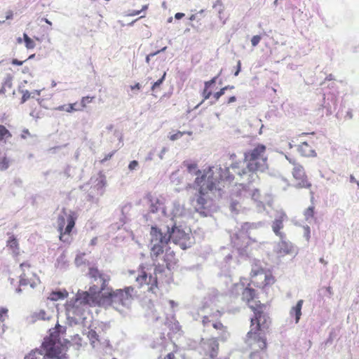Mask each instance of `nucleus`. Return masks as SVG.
<instances>
[{
    "label": "nucleus",
    "mask_w": 359,
    "mask_h": 359,
    "mask_svg": "<svg viewBox=\"0 0 359 359\" xmlns=\"http://www.w3.org/2000/svg\"><path fill=\"white\" fill-rule=\"evenodd\" d=\"M266 153V147L264 144H258L252 150H250L248 152H245V154H255L254 158H258L259 156L265 154Z\"/></svg>",
    "instance_id": "bb28decb"
},
{
    "label": "nucleus",
    "mask_w": 359,
    "mask_h": 359,
    "mask_svg": "<svg viewBox=\"0 0 359 359\" xmlns=\"http://www.w3.org/2000/svg\"><path fill=\"white\" fill-rule=\"evenodd\" d=\"M75 264L77 266H82L83 265H89L88 255L83 252L79 253L75 258Z\"/></svg>",
    "instance_id": "cd10ccee"
},
{
    "label": "nucleus",
    "mask_w": 359,
    "mask_h": 359,
    "mask_svg": "<svg viewBox=\"0 0 359 359\" xmlns=\"http://www.w3.org/2000/svg\"><path fill=\"white\" fill-rule=\"evenodd\" d=\"M90 293L78 290L76 297L67 302L65 305L67 322L69 325L83 323L86 320V312L89 307Z\"/></svg>",
    "instance_id": "0eeeda50"
},
{
    "label": "nucleus",
    "mask_w": 359,
    "mask_h": 359,
    "mask_svg": "<svg viewBox=\"0 0 359 359\" xmlns=\"http://www.w3.org/2000/svg\"><path fill=\"white\" fill-rule=\"evenodd\" d=\"M126 223V217H123L121 218L120 224H116L112 225V228L115 229L117 227V229H119L121 226H123Z\"/></svg>",
    "instance_id": "864d4df0"
},
{
    "label": "nucleus",
    "mask_w": 359,
    "mask_h": 359,
    "mask_svg": "<svg viewBox=\"0 0 359 359\" xmlns=\"http://www.w3.org/2000/svg\"><path fill=\"white\" fill-rule=\"evenodd\" d=\"M107 326L106 325H101V330L95 327V330L91 329V346L93 348L96 347L100 344L102 347H107L109 346V340L105 337L104 329H106Z\"/></svg>",
    "instance_id": "dca6fc26"
},
{
    "label": "nucleus",
    "mask_w": 359,
    "mask_h": 359,
    "mask_svg": "<svg viewBox=\"0 0 359 359\" xmlns=\"http://www.w3.org/2000/svg\"><path fill=\"white\" fill-rule=\"evenodd\" d=\"M139 165V163H138V161L134 160V161H132L129 165H128V169L130 170V171H133V170H135L137 168Z\"/></svg>",
    "instance_id": "a18cd8bd"
},
{
    "label": "nucleus",
    "mask_w": 359,
    "mask_h": 359,
    "mask_svg": "<svg viewBox=\"0 0 359 359\" xmlns=\"http://www.w3.org/2000/svg\"><path fill=\"white\" fill-rule=\"evenodd\" d=\"M231 297L223 294L215 293L212 294L210 299V304L215 306L217 309L215 313H212L209 311V306H203L200 309L198 316L202 319V323L205 327H208L212 326L217 331V338L222 341H226L230 337V333L228 332L227 328L224 326L220 322H215L213 320V316H220L221 312H236L238 311V308H231L229 306L226 305L228 300Z\"/></svg>",
    "instance_id": "39448f33"
},
{
    "label": "nucleus",
    "mask_w": 359,
    "mask_h": 359,
    "mask_svg": "<svg viewBox=\"0 0 359 359\" xmlns=\"http://www.w3.org/2000/svg\"><path fill=\"white\" fill-rule=\"evenodd\" d=\"M22 100H21V103L25 102L28 99L32 97V96H31L32 93L29 91H28L27 90H22Z\"/></svg>",
    "instance_id": "ea45409f"
},
{
    "label": "nucleus",
    "mask_w": 359,
    "mask_h": 359,
    "mask_svg": "<svg viewBox=\"0 0 359 359\" xmlns=\"http://www.w3.org/2000/svg\"><path fill=\"white\" fill-rule=\"evenodd\" d=\"M304 217H305V219L309 222V223L311 222V221L313 219V215H314V207L313 206H310L305 211H304Z\"/></svg>",
    "instance_id": "473e14b6"
},
{
    "label": "nucleus",
    "mask_w": 359,
    "mask_h": 359,
    "mask_svg": "<svg viewBox=\"0 0 359 359\" xmlns=\"http://www.w3.org/2000/svg\"><path fill=\"white\" fill-rule=\"evenodd\" d=\"M160 53V51H156L154 53H151L150 54H149L147 57H146V62L147 63H149V60H150V58L156 55L157 54H158Z\"/></svg>",
    "instance_id": "13d9d810"
},
{
    "label": "nucleus",
    "mask_w": 359,
    "mask_h": 359,
    "mask_svg": "<svg viewBox=\"0 0 359 359\" xmlns=\"http://www.w3.org/2000/svg\"><path fill=\"white\" fill-rule=\"evenodd\" d=\"M255 154H245V161L246 168H241V163H232L231 168L233 172L238 175L241 178H246L248 183L255 182L258 176L257 172H264L268 168L267 157L265 154L259 156L258 158H254Z\"/></svg>",
    "instance_id": "6e6552de"
},
{
    "label": "nucleus",
    "mask_w": 359,
    "mask_h": 359,
    "mask_svg": "<svg viewBox=\"0 0 359 359\" xmlns=\"http://www.w3.org/2000/svg\"><path fill=\"white\" fill-rule=\"evenodd\" d=\"M74 342L78 345V346H81V343L79 342L81 341V338L79 337L78 334H76V336H74Z\"/></svg>",
    "instance_id": "69168bd1"
},
{
    "label": "nucleus",
    "mask_w": 359,
    "mask_h": 359,
    "mask_svg": "<svg viewBox=\"0 0 359 359\" xmlns=\"http://www.w3.org/2000/svg\"><path fill=\"white\" fill-rule=\"evenodd\" d=\"M304 236L306 238V241H309V240L310 238V233H311L310 227L308 225L304 226Z\"/></svg>",
    "instance_id": "49530a36"
},
{
    "label": "nucleus",
    "mask_w": 359,
    "mask_h": 359,
    "mask_svg": "<svg viewBox=\"0 0 359 359\" xmlns=\"http://www.w3.org/2000/svg\"><path fill=\"white\" fill-rule=\"evenodd\" d=\"M9 167V161L6 157L0 158V170H5Z\"/></svg>",
    "instance_id": "e433bc0d"
},
{
    "label": "nucleus",
    "mask_w": 359,
    "mask_h": 359,
    "mask_svg": "<svg viewBox=\"0 0 359 359\" xmlns=\"http://www.w3.org/2000/svg\"><path fill=\"white\" fill-rule=\"evenodd\" d=\"M110 279L108 274L91 267V307L93 305L105 308L111 306L123 314L131 306L135 295V289L128 286L114 291L109 286Z\"/></svg>",
    "instance_id": "f03ea898"
},
{
    "label": "nucleus",
    "mask_w": 359,
    "mask_h": 359,
    "mask_svg": "<svg viewBox=\"0 0 359 359\" xmlns=\"http://www.w3.org/2000/svg\"><path fill=\"white\" fill-rule=\"evenodd\" d=\"M304 304V301L300 299L297 302L294 306H292L290 311V315L291 317H295V323H298L302 316V309Z\"/></svg>",
    "instance_id": "5701e85b"
},
{
    "label": "nucleus",
    "mask_w": 359,
    "mask_h": 359,
    "mask_svg": "<svg viewBox=\"0 0 359 359\" xmlns=\"http://www.w3.org/2000/svg\"><path fill=\"white\" fill-rule=\"evenodd\" d=\"M89 102H90L89 97L86 96V97H83V99L81 100V101L80 102H75V103L70 104L72 106H73V108H74V111H79V110L83 109L86 106V104H88Z\"/></svg>",
    "instance_id": "c756f323"
},
{
    "label": "nucleus",
    "mask_w": 359,
    "mask_h": 359,
    "mask_svg": "<svg viewBox=\"0 0 359 359\" xmlns=\"http://www.w3.org/2000/svg\"><path fill=\"white\" fill-rule=\"evenodd\" d=\"M203 348L208 358L205 359H217L219 344L215 338L206 340L203 343Z\"/></svg>",
    "instance_id": "a211bd4d"
},
{
    "label": "nucleus",
    "mask_w": 359,
    "mask_h": 359,
    "mask_svg": "<svg viewBox=\"0 0 359 359\" xmlns=\"http://www.w3.org/2000/svg\"><path fill=\"white\" fill-rule=\"evenodd\" d=\"M22 273L20 276V286L29 285L32 288H34L40 283L39 278L36 274L30 270L31 266L28 262H24L20 265ZM17 293H20L22 289L20 287L16 289Z\"/></svg>",
    "instance_id": "ddd939ff"
},
{
    "label": "nucleus",
    "mask_w": 359,
    "mask_h": 359,
    "mask_svg": "<svg viewBox=\"0 0 359 359\" xmlns=\"http://www.w3.org/2000/svg\"><path fill=\"white\" fill-rule=\"evenodd\" d=\"M261 39H262V37L259 35L253 36L252 38L251 39V43H252V46L253 47L257 46L259 44V43L260 42Z\"/></svg>",
    "instance_id": "79ce46f5"
},
{
    "label": "nucleus",
    "mask_w": 359,
    "mask_h": 359,
    "mask_svg": "<svg viewBox=\"0 0 359 359\" xmlns=\"http://www.w3.org/2000/svg\"><path fill=\"white\" fill-rule=\"evenodd\" d=\"M153 273H148L142 269L136 274L135 271H130L131 276H134L137 285L140 287L146 286L147 290L152 294L157 295L159 291L158 284L161 282L167 281L165 280L166 273L169 272L163 266L156 265L153 269Z\"/></svg>",
    "instance_id": "1a4fd4ad"
},
{
    "label": "nucleus",
    "mask_w": 359,
    "mask_h": 359,
    "mask_svg": "<svg viewBox=\"0 0 359 359\" xmlns=\"http://www.w3.org/2000/svg\"><path fill=\"white\" fill-rule=\"evenodd\" d=\"M7 246L13 250V253L15 255H18L19 249L18 248V242L13 236L10 237L9 240L8 241Z\"/></svg>",
    "instance_id": "7c9ffc66"
},
{
    "label": "nucleus",
    "mask_w": 359,
    "mask_h": 359,
    "mask_svg": "<svg viewBox=\"0 0 359 359\" xmlns=\"http://www.w3.org/2000/svg\"><path fill=\"white\" fill-rule=\"evenodd\" d=\"M131 90H140L141 88V85L139 83H137L134 86H130Z\"/></svg>",
    "instance_id": "0e129e2a"
},
{
    "label": "nucleus",
    "mask_w": 359,
    "mask_h": 359,
    "mask_svg": "<svg viewBox=\"0 0 359 359\" xmlns=\"http://www.w3.org/2000/svg\"><path fill=\"white\" fill-rule=\"evenodd\" d=\"M67 296L68 292L66 290L53 291L48 297V299L50 301H57L60 299H64L67 297Z\"/></svg>",
    "instance_id": "393cba45"
},
{
    "label": "nucleus",
    "mask_w": 359,
    "mask_h": 359,
    "mask_svg": "<svg viewBox=\"0 0 359 359\" xmlns=\"http://www.w3.org/2000/svg\"><path fill=\"white\" fill-rule=\"evenodd\" d=\"M234 296L241 294V300L245 302L249 307L254 311L255 317L251 318V328L267 330L270 324V318L268 315L263 311L266 308L264 304L254 300L255 291L254 289L245 287V283H239L233 285L231 291Z\"/></svg>",
    "instance_id": "423d86ee"
},
{
    "label": "nucleus",
    "mask_w": 359,
    "mask_h": 359,
    "mask_svg": "<svg viewBox=\"0 0 359 359\" xmlns=\"http://www.w3.org/2000/svg\"><path fill=\"white\" fill-rule=\"evenodd\" d=\"M183 165L189 173L196 176L191 186L195 190L190 198L191 205L201 215H210L216 209L215 198L222 196L220 182H231L233 174L230 172L229 168H222L220 165L210 167L201 171L196 163L185 161Z\"/></svg>",
    "instance_id": "f257e3e1"
},
{
    "label": "nucleus",
    "mask_w": 359,
    "mask_h": 359,
    "mask_svg": "<svg viewBox=\"0 0 359 359\" xmlns=\"http://www.w3.org/2000/svg\"><path fill=\"white\" fill-rule=\"evenodd\" d=\"M164 359H176L174 353H168Z\"/></svg>",
    "instance_id": "774afa93"
},
{
    "label": "nucleus",
    "mask_w": 359,
    "mask_h": 359,
    "mask_svg": "<svg viewBox=\"0 0 359 359\" xmlns=\"http://www.w3.org/2000/svg\"><path fill=\"white\" fill-rule=\"evenodd\" d=\"M226 90V88H222V89H220L219 91L215 93L214 97L215 98V100H217L221 96H222L225 93Z\"/></svg>",
    "instance_id": "de8ad7c7"
},
{
    "label": "nucleus",
    "mask_w": 359,
    "mask_h": 359,
    "mask_svg": "<svg viewBox=\"0 0 359 359\" xmlns=\"http://www.w3.org/2000/svg\"><path fill=\"white\" fill-rule=\"evenodd\" d=\"M155 155V150L154 149H152L151 150L147 155V156L145 157V161H152L153 158H154V156Z\"/></svg>",
    "instance_id": "8fccbe9b"
},
{
    "label": "nucleus",
    "mask_w": 359,
    "mask_h": 359,
    "mask_svg": "<svg viewBox=\"0 0 359 359\" xmlns=\"http://www.w3.org/2000/svg\"><path fill=\"white\" fill-rule=\"evenodd\" d=\"M213 8H215L218 10L219 18L222 20V12L223 11V6H222V1L221 0H217L216 2L215 3L214 6H213Z\"/></svg>",
    "instance_id": "4c0bfd02"
},
{
    "label": "nucleus",
    "mask_w": 359,
    "mask_h": 359,
    "mask_svg": "<svg viewBox=\"0 0 359 359\" xmlns=\"http://www.w3.org/2000/svg\"><path fill=\"white\" fill-rule=\"evenodd\" d=\"M264 223L262 222H245L241 229L239 233H236L234 236L231 237V243L238 250H242L246 245L248 244L250 239V231L252 229H257L264 226Z\"/></svg>",
    "instance_id": "f8f14e48"
},
{
    "label": "nucleus",
    "mask_w": 359,
    "mask_h": 359,
    "mask_svg": "<svg viewBox=\"0 0 359 359\" xmlns=\"http://www.w3.org/2000/svg\"><path fill=\"white\" fill-rule=\"evenodd\" d=\"M114 154H115V151H111V152L109 153L108 154H107V155L105 156V157H104V158H102V160H100V162L101 163H104V162H105L106 161H107V160L110 159V158L114 156Z\"/></svg>",
    "instance_id": "603ef678"
},
{
    "label": "nucleus",
    "mask_w": 359,
    "mask_h": 359,
    "mask_svg": "<svg viewBox=\"0 0 359 359\" xmlns=\"http://www.w3.org/2000/svg\"><path fill=\"white\" fill-rule=\"evenodd\" d=\"M149 210L147 217L151 220L160 219L161 217H165V209L164 205L158 198L150 200Z\"/></svg>",
    "instance_id": "2eb2a0df"
},
{
    "label": "nucleus",
    "mask_w": 359,
    "mask_h": 359,
    "mask_svg": "<svg viewBox=\"0 0 359 359\" xmlns=\"http://www.w3.org/2000/svg\"><path fill=\"white\" fill-rule=\"evenodd\" d=\"M168 304L170 305L171 309H174L175 307L177 306V303H176L173 300H167Z\"/></svg>",
    "instance_id": "bf43d9fd"
},
{
    "label": "nucleus",
    "mask_w": 359,
    "mask_h": 359,
    "mask_svg": "<svg viewBox=\"0 0 359 359\" xmlns=\"http://www.w3.org/2000/svg\"><path fill=\"white\" fill-rule=\"evenodd\" d=\"M13 11H8L6 12V20H11L13 18Z\"/></svg>",
    "instance_id": "052dcab7"
},
{
    "label": "nucleus",
    "mask_w": 359,
    "mask_h": 359,
    "mask_svg": "<svg viewBox=\"0 0 359 359\" xmlns=\"http://www.w3.org/2000/svg\"><path fill=\"white\" fill-rule=\"evenodd\" d=\"M259 191L258 189H255L252 194V199L257 203V208L259 211H262L264 209V204L262 201H259Z\"/></svg>",
    "instance_id": "2f4dec72"
},
{
    "label": "nucleus",
    "mask_w": 359,
    "mask_h": 359,
    "mask_svg": "<svg viewBox=\"0 0 359 359\" xmlns=\"http://www.w3.org/2000/svg\"><path fill=\"white\" fill-rule=\"evenodd\" d=\"M168 151V147H163L158 154V157L161 160L163 159L165 154Z\"/></svg>",
    "instance_id": "6e6d98bb"
},
{
    "label": "nucleus",
    "mask_w": 359,
    "mask_h": 359,
    "mask_svg": "<svg viewBox=\"0 0 359 359\" xmlns=\"http://www.w3.org/2000/svg\"><path fill=\"white\" fill-rule=\"evenodd\" d=\"M297 150L303 156L316 157L317 155L316 151L306 142H303L298 145Z\"/></svg>",
    "instance_id": "412c9836"
},
{
    "label": "nucleus",
    "mask_w": 359,
    "mask_h": 359,
    "mask_svg": "<svg viewBox=\"0 0 359 359\" xmlns=\"http://www.w3.org/2000/svg\"><path fill=\"white\" fill-rule=\"evenodd\" d=\"M262 273H263V269L261 267H259L257 266H255V268H252V271H251V275L252 276H256L257 275L262 274Z\"/></svg>",
    "instance_id": "a19ab883"
},
{
    "label": "nucleus",
    "mask_w": 359,
    "mask_h": 359,
    "mask_svg": "<svg viewBox=\"0 0 359 359\" xmlns=\"http://www.w3.org/2000/svg\"><path fill=\"white\" fill-rule=\"evenodd\" d=\"M238 202L233 201L230 205V209L232 212H237L238 210Z\"/></svg>",
    "instance_id": "3c124183"
},
{
    "label": "nucleus",
    "mask_w": 359,
    "mask_h": 359,
    "mask_svg": "<svg viewBox=\"0 0 359 359\" xmlns=\"http://www.w3.org/2000/svg\"><path fill=\"white\" fill-rule=\"evenodd\" d=\"M8 313V309L4 307L0 308V321L3 323L5 320V316Z\"/></svg>",
    "instance_id": "37998d69"
},
{
    "label": "nucleus",
    "mask_w": 359,
    "mask_h": 359,
    "mask_svg": "<svg viewBox=\"0 0 359 359\" xmlns=\"http://www.w3.org/2000/svg\"><path fill=\"white\" fill-rule=\"evenodd\" d=\"M106 184V177L100 172L99 177L94 182L93 190L95 191V195L91 196V203H95L97 204L98 198L102 196L105 191Z\"/></svg>",
    "instance_id": "f3484780"
},
{
    "label": "nucleus",
    "mask_w": 359,
    "mask_h": 359,
    "mask_svg": "<svg viewBox=\"0 0 359 359\" xmlns=\"http://www.w3.org/2000/svg\"><path fill=\"white\" fill-rule=\"evenodd\" d=\"M14 183H15V185H17L18 187H20L22 184V181L20 178H15L14 180Z\"/></svg>",
    "instance_id": "e2e57ef3"
},
{
    "label": "nucleus",
    "mask_w": 359,
    "mask_h": 359,
    "mask_svg": "<svg viewBox=\"0 0 359 359\" xmlns=\"http://www.w3.org/2000/svg\"><path fill=\"white\" fill-rule=\"evenodd\" d=\"M11 137L10 131L4 126L0 125V142H6Z\"/></svg>",
    "instance_id": "c85d7f7f"
},
{
    "label": "nucleus",
    "mask_w": 359,
    "mask_h": 359,
    "mask_svg": "<svg viewBox=\"0 0 359 359\" xmlns=\"http://www.w3.org/2000/svg\"><path fill=\"white\" fill-rule=\"evenodd\" d=\"M184 16V14L182 13H177L175 15V19L180 20Z\"/></svg>",
    "instance_id": "338daca9"
},
{
    "label": "nucleus",
    "mask_w": 359,
    "mask_h": 359,
    "mask_svg": "<svg viewBox=\"0 0 359 359\" xmlns=\"http://www.w3.org/2000/svg\"><path fill=\"white\" fill-rule=\"evenodd\" d=\"M185 213V208L183 205L180 204L178 201H175L173 203V208L172 210V217L171 219H174V217H178L184 215Z\"/></svg>",
    "instance_id": "a878e982"
},
{
    "label": "nucleus",
    "mask_w": 359,
    "mask_h": 359,
    "mask_svg": "<svg viewBox=\"0 0 359 359\" xmlns=\"http://www.w3.org/2000/svg\"><path fill=\"white\" fill-rule=\"evenodd\" d=\"M23 36H24V41H25V46H26L27 48H28V49L34 48L35 47L34 41L31 38H29L27 36V34H24Z\"/></svg>",
    "instance_id": "f704fd0d"
},
{
    "label": "nucleus",
    "mask_w": 359,
    "mask_h": 359,
    "mask_svg": "<svg viewBox=\"0 0 359 359\" xmlns=\"http://www.w3.org/2000/svg\"><path fill=\"white\" fill-rule=\"evenodd\" d=\"M23 62L24 61H20L17 59H13L11 62V63L14 65H22Z\"/></svg>",
    "instance_id": "680f3d73"
},
{
    "label": "nucleus",
    "mask_w": 359,
    "mask_h": 359,
    "mask_svg": "<svg viewBox=\"0 0 359 359\" xmlns=\"http://www.w3.org/2000/svg\"><path fill=\"white\" fill-rule=\"evenodd\" d=\"M286 214L283 210L277 211L275 219L272 222L271 228L273 233L278 237H283L285 235L280 231L284 226L283 222L287 220Z\"/></svg>",
    "instance_id": "6ab92c4d"
},
{
    "label": "nucleus",
    "mask_w": 359,
    "mask_h": 359,
    "mask_svg": "<svg viewBox=\"0 0 359 359\" xmlns=\"http://www.w3.org/2000/svg\"><path fill=\"white\" fill-rule=\"evenodd\" d=\"M51 318V314L47 313L43 309L34 312L31 316V321L34 323L37 320H48Z\"/></svg>",
    "instance_id": "4be33fe9"
},
{
    "label": "nucleus",
    "mask_w": 359,
    "mask_h": 359,
    "mask_svg": "<svg viewBox=\"0 0 359 359\" xmlns=\"http://www.w3.org/2000/svg\"><path fill=\"white\" fill-rule=\"evenodd\" d=\"M292 175L298 181L297 187L310 188L311 187V184L307 180L304 167L299 163L293 162Z\"/></svg>",
    "instance_id": "4468645a"
},
{
    "label": "nucleus",
    "mask_w": 359,
    "mask_h": 359,
    "mask_svg": "<svg viewBox=\"0 0 359 359\" xmlns=\"http://www.w3.org/2000/svg\"><path fill=\"white\" fill-rule=\"evenodd\" d=\"M219 75L212 78L210 81L205 82V88H209L212 85L215 83Z\"/></svg>",
    "instance_id": "09e8293b"
},
{
    "label": "nucleus",
    "mask_w": 359,
    "mask_h": 359,
    "mask_svg": "<svg viewBox=\"0 0 359 359\" xmlns=\"http://www.w3.org/2000/svg\"><path fill=\"white\" fill-rule=\"evenodd\" d=\"M165 77V73L163 74L162 77L159 79L157 81L154 82V84L151 86V90H154L156 88L159 87L162 83L163 82Z\"/></svg>",
    "instance_id": "58836bf2"
},
{
    "label": "nucleus",
    "mask_w": 359,
    "mask_h": 359,
    "mask_svg": "<svg viewBox=\"0 0 359 359\" xmlns=\"http://www.w3.org/2000/svg\"><path fill=\"white\" fill-rule=\"evenodd\" d=\"M66 329L57 323L54 328L49 330L50 335L44 339L41 347L31 351L24 359H66L67 345L62 344L59 339L60 335L65 333Z\"/></svg>",
    "instance_id": "20e7f679"
},
{
    "label": "nucleus",
    "mask_w": 359,
    "mask_h": 359,
    "mask_svg": "<svg viewBox=\"0 0 359 359\" xmlns=\"http://www.w3.org/2000/svg\"><path fill=\"white\" fill-rule=\"evenodd\" d=\"M75 213L71 210H63L57 217V224L60 232V239L65 243L70 240L69 233L75 224Z\"/></svg>",
    "instance_id": "9b49d317"
},
{
    "label": "nucleus",
    "mask_w": 359,
    "mask_h": 359,
    "mask_svg": "<svg viewBox=\"0 0 359 359\" xmlns=\"http://www.w3.org/2000/svg\"><path fill=\"white\" fill-rule=\"evenodd\" d=\"M12 81L13 77L11 75H7L4 79L2 86L5 87L6 89L12 88Z\"/></svg>",
    "instance_id": "c9c22d12"
},
{
    "label": "nucleus",
    "mask_w": 359,
    "mask_h": 359,
    "mask_svg": "<svg viewBox=\"0 0 359 359\" xmlns=\"http://www.w3.org/2000/svg\"><path fill=\"white\" fill-rule=\"evenodd\" d=\"M266 330L252 327L248 332L245 343L253 350L250 355V359H262L263 351L266 347Z\"/></svg>",
    "instance_id": "9d476101"
},
{
    "label": "nucleus",
    "mask_w": 359,
    "mask_h": 359,
    "mask_svg": "<svg viewBox=\"0 0 359 359\" xmlns=\"http://www.w3.org/2000/svg\"><path fill=\"white\" fill-rule=\"evenodd\" d=\"M184 134V133H182L181 131H178L177 133L170 135V140H172V141L177 140L181 138L183 136Z\"/></svg>",
    "instance_id": "c03bdc74"
},
{
    "label": "nucleus",
    "mask_w": 359,
    "mask_h": 359,
    "mask_svg": "<svg viewBox=\"0 0 359 359\" xmlns=\"http://www.w3.org/2000/svg\"><path fill=\"white\" fill-rule=\"evenodd\" d=\"M164 231L162 229L155 226L151 229V257L153 259L163 252L164 248L170 241L179 245L182 249H187L191 245L189 229L186 231L181 226H177L173 219H170V224L167 225Z\"/></svg>",
    "instance_id": "7ed1b4c3"
},
{
    "label": "nucleus",
    "mask_w": 359,
    "mask_h": 359,
    "mask_svg": "<svg viewBox=\"0 0 359 359\" xmlns=\"http://www.w3.org/2000/svg\"><path fill=\"white\" fill-rule=\"evenodd\" d=\"M327 100L330 101L332 104L330 102L324 103V107L327 110V115H330L332 114L333 111H334L337 106V99L334 95H331L330 97H327Z\"/></svg>",
    "instance_id": "b1692460"
},
{
    "label": "nucleus",
    "mask_w": 359,
    "mask_h": 359,
    "mask_svg": "<svg viewBox=\"0 0 359 359\" xmlns=\"http://www.w3.org/2000/svg\"><path fill=\"white\" fill-rule=\"evenodd\" d=\"M208 88H205V89L203 92V96L204 97V100L208 99L212 94V93L210 91H208Z\"/></svg>",
    "instance_id": "5fc2aeb1"
},
{
    "label": "nucleus",
    "mask_w": 359,
    "mask_h": 359,
    "mask_svg": "<svg viewBox=\"0 0 359 359\" xmlns=\"http://www.w3.org/2000/svg\"><path fill=\"white\" fill-rule=\"evenodd\" d=\"M55 266L59 269H63L66 266V259L64 255H61L56 261Z\"/></svg>",
    "instance_id": "72a5a7b5"
},
{
    "label": "nucleus",
    "mask_w": 359,
    "mask_h": 359,
    "mask_svg": "<svg viewBox=\"0 0 359 359\" xmlns=\"http://www.w3.org/2000/svg\"><path fill=\"white\" fill-rule=\"evenodd\" d=\"M241 69V62L240 60H238L237 62L236 70L234 72L235 76H237L239 74Z\"/></svg>",
    "instance_id": "4d7b16f0"
},
{
    "label": "nucleus",
    "mask_w": 359,
    "mask_h": 359,
    "mask_svg": "<svg viewBox=\"0 0 359 359\" xmlns=\"http://www.w3.org/2000/svg\"><path fill=\"white\" fill-rule=\"evenodd\" d=\"M279 238L280 241L275 248L276 253L280 256L292 254L294 249L293 244L287 240L285 235Z\"/></svg>",
    "instance_id": "aec40b11"
}]
</instances>
